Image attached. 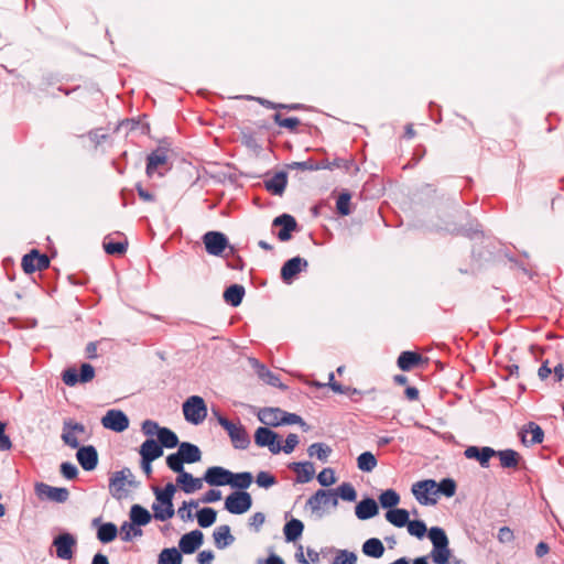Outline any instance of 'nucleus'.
Listing matches in <instances>:
<instances>
[{
  "label": "nucleus",
  "instance_id": "nucleus-1",
  "mask_svg": "<svg viewBox=\"0 0 564 564\" xmlns=\"http://www.w3.org/2000/svg\"><path fill=\"white\" fill-rule=\"evenodd\" d=\"M139 481L130 468L124 467L115 471L109 478V491L116 500H122L128 497L129 488H137Z\"/></svg>",
  "mask_w": 564,
  "mask_h": 564
},
{
  "label": "nucleus",
  "instance_id": "nucleus-2",
  "mask_svg": "<svg viewBox=\"0 0 564 564\" xmlns=\"http://www.w3.org/2000/svg\"><path fill=\"white\" fill-rule=\"evenodd\" d=\"M183 413L185 420L194 425L204 422L207 416V406L204 399L199 395H192L183 403Z\"/></svg>",
  "mask_w": 564,
  "mask_h": 564
},
{
  "label": "nucleus",
  "instance_id": "nucleus-3",
  "mask_svg": "<svg viewBox=\"0 0 564 564\" xmlns=\"http://www.w3.org/2000/svg\"><path fill=\"white\" fill-rule=\"evenodd\" d=\"M221 425L228 433L235 448L246 449L250 444V438L241 424H236L227 417H219Z\"/></svg>",
  "mask_w": 564,
  "mask_h": 564
},
{
  "label": "nucleus",
  "instance_id": "nucleus-4",
  "mask_svg": "<svg viewBox=\"0 0 564 564\" xmlns=\"http://www.w3.org/2000/svg\"><path fill=\"white\" fill-rule=\"evenodd\" d=\"M252 506L251 495L247 491H234L225 499V509L232 514H242Z\"/></svg>",
  "mask_w": 564,
  "mask_h": 564
},
{
  "label": "nucleus",
  "instance_id": "nucleus-5",
  "mask_svg": "<svg viewBox=\"0 0 564 564\" xmlns=\"http://www.w3.org/2000/svg\"><path fill=\"white\" fill-rule=\"evenodd\" d=\"M95 369L90 364H83L80 366V372H77V369L74 367H69L63 371L62 379L63 382L68 387H74L78 382L86 383L94 379Z\"/></svg>",
  "mask_w": 564,
  "mask_h": 564
},
{
  "label": "nucleus",
  "instance_id": "nucleus-6",
  "mask_svg": "<svg viewBox=\"0 0 564 564\" xmlns=\"http://www.w3.org/2000/svg\"><path fill=\"white\" fill-rule=\"evenodd\" d=\"M39 499H47L50 501L63 503L69 498V491L64 487H53L44 482H36L34 487Z\"/></svg>",
  "mask_w": 564,
  "mask_h": 564
},
{
  "label": "nucleus",
  "instance_id": "nucleus-7",
  "mask_svg": "<svg viewBox=\"0 0 564 564\" xmlns=\"http://www.w3.org/2000/svg\"><path fill=\"white\" fill-rule=\"evenodd\" d=\"M337 505L338 498L336 492L326 489H318L306 501V507L310 508L312 512H318L323 507H336Z\"/></svg>",
  "mask_w": 564,
  "mask_h": 564
},
{
  "label": "nucleus",
  "instance_id": "nucleus-8",
  "mask_svg": "<svg viewBox=\"0 0 564 564\" xmlns=\"http://www.w3.org/2000/svg\"><path fill=\"white\" fill-rule=\"evenodd\" d=\"M412 494L421 505H435L436 499L430 498L429 495H436V481L434 479L417 481L412 486Z\"/></svg>",
  "mask_w": 564,
  "mask_h": 564
},
{
  "label": "nucleus",
  "instance_id": "nucleus-9",
  "mask_svg": "<svg viewBox=\"0 0 564 564\" xmlns=\"http://www.w3.org/2000/svg\"><path fill=\"white\" fill-rule=\"evenodd\" d=\"M76 543V538L73 534L68 532L58 534L53 540V545L56 547V556L66 561L73 558Z\"/></svg>",
  "mask_w": 564,
  "mask_h": 564
},
{
  "label": "nucleus",
  "instance_id": "nucleus-10",
  "mask_svg": "<svg viewBox=\"0 0 564 564\" xmlns=\"http://www.w3.org/2000/svg\"><path fill=\"white\" fill-rule=\"evenodd\" d=\"M254 442L260 447H268L272 454L281 452V444L278 441V434L269 427H258L254 433Z\"/></svg>",
  "mask_w": 564,
  "mask_h": 564
},
{
  "label": "nucleus",
  "instance_id": "nucleus-11",
  "mask_svg": "<svg viewBox=\"0 0 564 564\" xmlns=\"http://www.w3.org/2000/svg\"><path fill=\"white\" fill-rule=\"evenodd\" d=\"M207 253L220 256L228 246V238L220 231H208L203 236Z\"/></svg>",
  "mask_w": 564,
  "mask_h": 564
},
{
  "label": "nucleus",
  "instance_id": "nucleus-12",
  "mask_svg": "<svg viewBox=\"0 0 564 564\" xmlns=\"http://www.w3.org/2000/svg\"><path fill=\"white\" fill-rule=\"evenodd\" d=\"M105 429L120 433L129 427V419L121 410H109L101 419Z\"/></svg>",
  "mask_w": 564,
  "mask_h": 564
},
{
  "label": "nucleus",
  "instance_id": "nucleus-13",
  "mask_svg": "<svg viewBox=\"0 0 564 564\" xmlns=\"http://www.w3.org/2000/svg\"><path fill=\"white\" fill-rule=\"evenodd\" d=\"M50 260L47 256L41 254L37 250L33 249L22 258V268L26 273L42 271L47 269Z\"/></svg>",
  "mask_w": 564,
  "mask_h": 564
},
{
  "label": "nucleus",
  "instance_id": "nucleus-14",
  "mask_svg": "<svg viewBox=\"0 0 564 564\" xmlns=\"http://www.w3.org/2000/svg\"><path fill=\"white\" fill-rule=\"evenodd\" d=\"M85 425L78 422H74L72 420H66L63 423L62 430V440L63 442L72 448L79 447V441L76 437V433L83 434L85 433Z\"/></svg>",
  "mask_w": 564,
  "mask_h": 564
},
{
  "label": "nucleus",
  "instance_id": "nucleus-15",
  "mask_svg": "<svg viewBox=\"0 0 564 564\" xmlns=\"http://www.w3.org/2000/svg\"><path fill=\"white\" fill-rule=\"evenodd\" d=\"M249 361H250V365H251L252 369L256 371L258 377L263 382H265L267 384H270L272 387H276V388H279L281 390H286L288 389V387L281 382L279 376L273 373L271 370H269L258 359L250 358Z\"/></svg>",
  "mask_w": 564,
  "mask_h": 564
},
{
  "label": "nucleus",
  "instance_id": "nucleus-16",
  "mask_svg": "<svg viewBox=\"0 0 564 564\" xmlns=\"http://www.w3.org/2000/svg\"><path fill=\"white\" fill-rule=\"evenodd\" d=\"M231 478L232 471L220 466H213L207 468L203 479L210 486H226L229 485Z\"/></svg>",
  "mask_w": 564,
  "mask_h": 564
},
{
  "label": "nucleus",
  "instance_id": "nucleus-17",
  "mask_svg": "<svg viewBox=\"0 0 564 564\" xmlns=\"http://www.w3.org/2000/svg\"><path fill=\"white\" fill-rule=\"evenodd\" d=\"M308 265L307 260L301 257H294L284 262L281 268V278L284 282L290 283L301 271Z\"/></svg>",
  "mask_w": 564,
  "mask_h": 564
},
{
  "label": "nucleus",
  "instance_id": "nucleus-18",
  "mask_svg": "<svg viewBox=\"0 0 564 564\" xmlns=\"http://www.w3.org/2000/svg\"><path fill=\"white\" fill-rule=\"evenodd\" d=\"M464 456L468 459H475L484 468L489 467L490 458L496 456V449L489 446H468L464 451Z\"/></svg>",
  "mask_w": 564,
  "mask_h": 564
},
{
  "label": "nucleus",
  "instance_id": "nucleus-19",
  "mask_svg": "<svg viewBox=\"0 0 564 564\" xmlns=\"http://www.w3.org/2000/svg\"><path fill=\"white\" fill-rule=\"evenodd\" d=\"M76 457L82 468L86 471L94 470L98 465V453L93 445L78 447Z\"/></svg>",
  "mask_w": 564,
  "mask_h": 564
},
{
  "label": "nucleus",
  "instance_id": "nucleus-20",
  "mask_svg": "<svg viewBox=\"0 0 564 564\" xmlns=\"http://www.w3.org/2000/svg\"><path fill=\"white\" fill-rule=\"evenodd\" d=\"M273 227L281 226V230L278 232V238L281 241H288L292 237V231L297 227L296 220L289 214H282L275 217L272 221Z\"/></svg>",
  "mask_w": 564,
  "mask_h": 564
},
{
  "label": "nucleus",
  "instance_id": "nucleus-21",
  "mask_svg": "<svg viewBox=\"0 0 564 564\" xmlns=\"http://www.w3.org/2000/svg\"><path fill=\"white\" fill-rule=\"evenodd\" d=\"M204 542V534L199 530L185 533L178 542V547L184 554L194 553Z\"/></svg>",
  "mask_w": 564,
  "mask_h": 564
},
{
  "label": "nucleus",
  "instance_id": "nucleus-22",
  "mask_svg": "<svg viewBox=\"0 0 564 564\" xmlns=\"http://www.w3.org/2000/svg\"><path fill=\"white\" fill-rule=\"evenodd\" d=\"M521 441L525 446L540 444L543 442L544 432L535 422H529L520 431Z\"/></svg>",
  "mask_w": 564,
  "mask_h": 564
},
{
  "label": "nucleus",
  "instance_id": "nucleus-23",
  "mask_svg": "<svg viewBox=\"0 0 564 564\" xmlns=\"http://www.w3.org/2000/svg\"><path fill=\"white\" fill-rule=\"evenodd\" d=\"M288 185V174L284 171L275 173L271 178L264 181V187L273 195L281 196Z\"/></svg>",
  "mask_w": 564,
  "mask_h": 564
},
{
  "label": "nucleus",
  "instance_id": "nucleus-24",
  "mask_svg": "<svg viewBox=\"0 0 564 564\" xmlns=\"http://www.w3.org/2000/svg\"><path fill=\"white\" fill-rule=\"evenodd\" d=\"M379 508L375 499L365 498L355 508L356 517L359 520H368L378 514Z\"/></svg>",
  "mask_w": 564,
  "mask_h": 564
},
{
  "label": "nucleus",
  "instance_id": "nucleus-25",
  "mask_svg": "<svg viewBox=\"0 0 564 564\" xmlns=\"http://www.w3.org/2000/svg\"><path fill=\"white\" fill-rule=\"evenodd\" d=\"M423 362V357L415 351H402L397 360L398 367L403 371H410Z\"/></svg>",
  "mask_w": 564,
  "mask_h": 564
},
{
  "label": "nucleus",
  "instance_id": "nucleus-26",
  "mask_svg": "<svg viewBox=\"0 0 564 564\" xmlns=\"http://www.w3.org/2000/svg\"><path fill=\"white\" fill-rule=\"evenodd\" d=\"M213 539L215 546L219 550H224L231 545L235 541V536L230 532V527L223 524L214 530Z\"/></svg>",
  "mask_w": 564,
  "mask_h": 564
},
{
  "label": "nucleus",
  "instance_id": "nucleus-27",
  "mask_svg": "<svg viewBox=\"0 0 564 564\" xmlns=\"http://www.w3.org/2000/svg\"><path fill=\"white\" fill-rule=\"evenodd\" d=\"M167 162L166 150L163 148H158L153 152H151L147 158V175L152 176L155 170L160 165H164Z\"/></svg>",
  "mask_w": 564,
  "mask_h": 564
},
{
  "label": "nucleus",
  "instance_id": "nucleus-28",
  "mask_svg": "<svg viewBox=\"0 0 564 564\" xmlns=\"http://www.w3.org/2000/svg\"><path fill=\"white\" fill-rule=\"evenodd\" d=\"M177 453L186 464H194L196 462H199L202 458V452L199 447L188 442H182L178 445Z\"/></svg>",
  "mask_w": 564,
  "mask_h": 564
},
{
  "label": "nucleus",
  "instance_id": "nucleus-29",
  "mask_svg": "<svg viewBox=\"0 0 564 564\" xmlns=\"http://www.w3.org/2000/svg\"><path fill=\"white\" fill-rule=\"evenodd\" d=\"M139 454L141 458L155 460L163 455V448L155 440L148 438L140 446Z\"/></svg>",
  "mask_w": 564,
  "mask_h": 564
},
{
  "label": "nucleus",
  "instance_id": "nucleus-30",
  "mask_svg": "<svg viewBox=\"0 0 564 564\" xmlns=\"http://www.w3.org/2000/svg\"><path fill=\"white\" fill-rule=\"evenodd\" d=\"M291 468L297 474V482H308L315 473L314 465L311 462L293 463Z\"/></svg>",
  "mask_w": 564,
  "mask_h": 564
},
{
  "label": "nucleus",
  "instance_id": "nucleus-31",
  "mask_svg": "<svg viewBox=\"0 0 564 564\" xmlns=\"http://www.w3.org/2000/svg\"><path fill=\"white\" fill-rule=\"evenodd\" d=\"M224 301L231 306H239L245 296V288L240 284H231L224 292Z\"/></svg>",
  "mask_w": 564,
  "mask_h": 564
},
{
  "label": "nucleus",
  "instance_id": "nucleus-32",
  "mask_svg": "<svg viewBox=\"0 0 564 564\" xmlns=\"http://www.w3.org/2000/svg\"><path fill=\"white\" fill-rule=\"evenodd\" d=\"M284 415V411L278 408H265L258 414L259 420L265 425L279 426L281 425L280 419Z\"/></svg>",
  "mask_w": 564,
  "mask_h": 564
},
{
  "label": "nucleus",
  "instance_id": "nucleus-33",
  "mask_svg": "<svg viewBox=\"0 0 564 564\" xmlns=\"http://www.w3.org/2000/svg\"><path fill=\"white\" fill-rule=\"evenodd\" d=\"M496 456L499 457L500 465L503 468H517L521 459L520 454L511 448L496 451Z\"/></svg>",
  "mask_w": 564,
  "mask_h": 564
},
{
  "label": "nucleus",
  "instance_id": "nucleus-34",
  "mask_svg": "<svg viewBox=\"0 0 564 564\" xmlns=\"http://www.w3.org/2000/svg\"><path fill=\"white\" fill-rule=\"evenodd\" d=\"M176 482L182 486V490L185 494H192L202 488V479L195 478L192 474L184 471L178 475L176 478Z\"/></svg>",
  "mask_w": 564,
  "mask_h": 564
},
{
  "label": "nucleus",
  "instance_id": "nucleus-35",
  "mask_svg": "<svg viewBox=\"0 0 564 564\" xmlns=\"http://www.w3.org/2000/svg\"><path fill=\"white\" fill-rule=\"evenodd\" d=\"M304 524L299 519H291L284 524L283 533L288 542L296 541L303 533Z\"/></svg>",
  "mask_w": 564,
  "mask_h": 564
},
{
  "label": "nucleus",
  "instance_id": "nucleus-36",
  "mask_svg": "<svg viewBox=\"0 0 564 564\" xmlns=\"http://www.w3.org/2000/svg\"><path fill=\"white\" fill-rule=\"evenodd\" d=\"M151 518V513L140 505H133L130 509V520L139 527L147 525Z\"/></svg>",
  "mask_w": 564,
  "mask_h": 564
},
{
  "label": "nucleus",
  "instance_id": "nucleus-37",
  "mask_svg": "<svg viewBox=\"0 0 564 564\" xmlns=\"http://www.w3.org/2000/svg\"><path fill=\"white\" fill-rule=\"evenodd\" d=\"M362 552L367 556L379 558L384 553V546L379 539L370 538L362 544Z\"/></svg>",
  "mask_w": 564,
  "mask_h": 564
},
{
  "label": "nucleus",
  "instance_id": "nucleus-38",
  "mask_svg": "<svg viewBox=\"0 0 564 564\" xmlns=\"http://www.w3.org/2000/svg\"><path fill=\"white\" fill-rule=\"evenodd\" d=\"M386 519L391 524L402 528L409 522V512L405 509H390L386 513Z\"/></svg>",
  "mask_w": 564,
  "mask_h": 564
},
{
  "label": "nucleus",
  "instance_id": "nucleus-39",
  "mask_svg": "<svg viewBox=\"0 0 564 564\" xmlns=\"http://www.w3.org/2000/svg\"><path fill=\"white\" fill-rule=\"evenodd\" d=\"M158 438V443L160 444V446H162V448H174L181 444L178 442L177 435L167 427H162V430L159 431Z\"/></svg>",
  "mask_w": 564,
  "mask_h": 564
},
{
  "label": "nucleus",
  "instance_id": "nucleus-40",
  "mask_svg": "<svg viewBox=\"0 0 564 564\" xmlns=\"http://www.w3.org/2000/svg\"><path fill=\"white\" fill-rule=\"evenodd\" d=\"M118 528L112 522L102 523L97 530V538L101 543H109L116 539Z\"/></svg>",
  "mask_w": 564,
  "mask_h": 564
},
{
  "label": "nucleus",
  "instance_id": "nucleus-41",
  "mask_svg": "<svg viewBox=\"0 0 564 564\" xmlns=\"http://www.w3.org/2000/svg\"><path fill=\"white\" fill-rule=\"evenodd\" d=\"M253 477L249 471H242L238 474L232 473V478L229 485L234 488L239 489L238 491H246L247 488L252 484Z\"/></svg>",
  "mask_w": 564,
  "mask_h": 564
},
{
  "label": "nucleus",
  "instance_id": "nucleus-42",
  "mask_svg": "<svg viewBox=\"0 0 564 564\" xmlns=\"http://www.w3.org/2000/svg\"><path fill=\"white\" fill-rule=\"evenodd\" d=\"M158 564H182V554L176 547L161 551Z\"/></svg>",
  "mask_w": 564,
  "mask_h": 564
},
{
  "label": "nucleus",
  "instance_id": "nucleus-43",
  "mask_svg": "<svg viewBox=\"0 0 564 564\" xmlns=\"http://www.w3.org/2000/svg\"><path fill=\"white\" fill-rule=\"evenodd\" d=\"M377 464V458L371 452H364L357 458V467L365 473L372 471Z\"/></svg>",
  "mask_w": 564,
  "mask_h": 564
},
{
  "label": "nucleus",
  "instance_id": "nucleus-44",
  "mask_svg": "<svg viewBox=\"0 0 564 564\" xmlns=\"http://www.w3.org/2000/svg\"><path fill=\"white\" fill-rule=\"evenodd\" d=\"M197 522L202 528H208L213 525L217 518V512L215 509L205 507L197 511L196 513Z\"/></svg>",
  "mask_w": 564,
  "mask_h": 564
},
{
  "label": "nucleus",
  "instance_id": "nucleus-45",
  "mask_svg": "<svg viewBox=\"0 0 564 564\" xmlns=\"http://www.w3.org/2000/svg\"><path fill=\"white\" fill-rule=\"evenodd\" d=\"M175 486L172 482L166 484L163 490L158 488L154 489L156 500L160 505L173 507V495L175 492Z\"/></svg>",
  "mask_w": 564,
  "mask_h": 564
},
{
  "label": "nucleus",
  "instance_id": "nucleus-46",
  "mask_svg": "<svg viewBox=\"0 0 564 564\" xmlns=\"http://www.w3.org/2000/svg\"><path fill=\"white\" fill-rule=\"evenodd\" d=\"M400 502L399 494L393 489H387L379 496V503L384 509H392Z\"/></svg>",
  "mask_w": 564,
  "mask_h": 564
},
{
  "label": "nucleus",
  "instance_id": "nucleus-47",
  "mask_svg": "<svg viewBox=\"0 0 564 564\" xmlns=\"http://www.w3.org/2000/svg\"><path fill=\"white\" fill-rule=\"evenodd\" d=\"M142 535V530L139 525L132 522H123L120 527V538L122 541L129 542L133 538Z\"/></svg>",
  "mask_w": 564,
  "mask_h": 564
},
{
  "label": "nucleus",
  "instance_id": "nucleus-48",
  "mask_svg": "<svg viewBox=\"0 0 564 564\" xmlns=\"http://www.w3.org/2000/svg\"><path fill=\"white\" fill-rule=\"evenodd\" d=\"M307 452L310 456H316L317 459L326 462L332 453V448L325 443H313Z\"/></svg>",
  "mask_w": 564,
  "mask_h": 564
},
{
  "label": "nucleus",
  "instance_id": "nucleus-49",
  "mask_svg": "<svg viewBox=\"0 0 564 564\" xmlns=\"http://www.w3.org/2000/svg\"><path fill=\"white\" fill-rule=\"evenodd\" d=\"M429 538L433 544V547L448 545L447 535L445 531L440 527H432L429 531Z\"/></svg>",
  "mask_w": 564,
  "mask_h": 564
},
{
  "label": "nucleus",
  "instance_id": "nucleus-50",
  "mask_svg": "<svg viewBox=\"0 0 564 564\" xmlns=\"http://www.w3.org/2000/svg\"><path fill=\"white\" fill-rule=\"evenodd\" d=\"M431 557L435 564H448V560L451 557V550L448 549V545L433 547Z\"/></svg>",
  "mask_w": 564,
  "mask_h": 564
},
{
  "label": "nucleus",
  "instance_id": "nucleus-51",
  "mask_svg": "<svg viewBox=\"0 0 564 564\" xmlns=\"http://www.w3.org/2000/svg\"><path fill=\"white\" fill-rule=\"evenodd\" d=\"M357 554L348 550H336L332 564H356Z\"/></svg>",
  "mask_w": 564,
  "mask_h": 564
},
{
  "label": "nucleus",
  "instance_id": "nucleus-52",
  "mask_svg": "<svg viewBox=\"0 0 564 564\" xmlns=\"http://www.w3.org/2000/svg\"><path fill=\"white\" fill-rule=\"evenodd\" d=\"M456 492V482L452 478H444L436 482V494H442L445 497H453Z\"/></svg>",
  "mask_w": 564,
  "mask_h": 564
},
{
  "label": "nucleus",
  "instance_id": "nucleus-53",
  "mask_svg": "<svg viewBox=\"0 0 564 564\" xmlns=\"http://www.w3.org/2000/svg\"><path fill=\"white\" fill-rule=\"evenodd\" d=\"M350 199H351V195L348 192H343L338 196L337 202H336V208H337L338 214H340L341 216H348L351 214Z\"/></svg>",
  "mask_w": 564,
  "mask_h": 564
},
{
  "label": "nucleus",
  "instance_id": "nucleus-54",
  "mask_svg": "<svg viewBox=\"0 0 564 564\" xmlns=\"http://www.w3.org/2000/svg\"><path fill=\"white\" fill-rule=\"evenodd\" d=\"M273 121L282 128H286L294 131L300 126V119L296 117L283 118L281 113L276 112L273 115Z\"/></svg>",
  "mask_w": 564,
  "mask_h": 564
},
{
  "label": "nucleus",
  "instance_id": "nucleus-55",
  "mask_svg": "<svg viewBox=\"0 0 564 564\" xmlns=\"http://www.w3.org/2000/svg\"><path fill=\"white\" fill-rule=\"evenodd\" d=\"M184 459L180 456V454L176 452V453H173V454H170L167 457H166V465L167 467L173 470L174 473H177L178 475L183 474L185 470H184Z\"/></svg>",
  "mask_w": 564,
  "mask_h": 564
},
{
  "label": "nucleus",
  "instance_id": "nucleus-56",
  "mask_svg": "<svg viewBox=\"0 0 564 564\" xmlns=\"http://www.w3.org/2000/svg\"><path fill=\"white\" fill-rule=\"evenodd\" d=\"M336 495L346 501H355L357 498V492L350 482L339 485Z\"/></svg>",
  "mask_w": 564,
  "mask_h": 564
},
{
  "label": "nucleus",
  "instance_id": "nucleus-57",
  "mask_svg": "<svg viewBox=\"0 0 564 564\" xmlns=\"http://www.w3.org/2000/svg\"><path fill=\"white\" fill-rule=\"evenodd\" d=\"M162 506L163 505L160 503H153L152 509L154 511V518L159 521H166L174 516V508L169 506L162 508Z\"/></svg>",
  "mask_w": 564,
  "mask_h": 564
},
{
  "label": "nucleus",
  "instance_id": "nucleus-58",
  "mask_svg": "<svg viewBox=\"0 0 564 564\" xmlns=\"http://www.w3.org/2000/svg\"><path fill=\"white\" fill-rule=\"evenodd\" d=\"M406 525H408L409 533L419 539H422L427 531L426 525L422 520H413V521L409 520Z\"/></svg>",
  "mask_w": 564,
  "mask_h": 564
},
{
  "label": "nucleus",
  "instance_id": "nucleus-59",
  "mask_svg": "<svg viewBox=\"0 0 564 564\" xmlns=\"http://www.w3.org/2000/svg\"><path fill=\"white\" fill-rule=\"evenodd\" d=\"M256 482L259 487L267 489V488H270L271 486L275 485L276 479L272 474H270L268 471H260V473H258V475L256 477Z\"/></svg>",
  "mask_w": 564,
  "mask_h": 564
},
{
  "label": "nucleus",
  "instance_id": "nucleus-60",
  "mask_svg": "<svg viewBox=\"0 0 564 564\" xmlns=\"http://www.w3.org/2000/svg\"><path fill=\"white\" fill-rule=\"evenodd\" d=\"M317 480L323 487H328L336 481L334 470L332 468H324L318 475Z\"/></svg>",
  "mask_w": 564,
  "mask_h": 564
},
{
  "label": "nucleus",
  "instance_id": "nucleus-61",
  "mask_svg": "<svg viewBox=\"0 0 564 564\" xmlns=\"http://www.w3.org/2000/svg\"><path fill=\"white\" fill-rule=\"evenodd\" d=\"M104 249L108 254H121L126 251L127 245L123 242L104 241Z\"/></svg>",
  "mask_w": 564,
  "mask_h": 564
},
{
  "label": "nucleus",
  "instance_id": "nucleus-62",
  "mask_svg": "<svg viewBox=\"0 0 564 564\" xmlns=\"http://www.w3.org/2000/svg\"><path fill=\"white\" fill-rule=\"evenodd\" d=\"M306 554L310 558V561H307L303 553L300 552V553H296V558H297V562L301 563V564H316L319 562V554L318 552H316L314 549H311V547H307L306 549Z\"/></svg>",
  "mask_w": 564,
  "mask_h": 564
},
{
  "label": "nucleus",
  "instance_id": "nucleus-63",
  "mask_svg": "<svg viewBox=\"0 0 564 564\" xmlns=\"http://www.w3.org/2000/svg\"><path fill=\"white\" fill-rule=\"evenodd\" d=\"M61 474L66 479L70 480V479H74V478L77 477L78 469H77V467L73 463L64 462V463L61 464Z\"/></svg>",
  "mask_w": 564,
  "mask_h": 564
},
{
  "label": "nucleus",
  "instance_id": "nucleus-64",
  "mask_svg": "<svg viewBox=\"0 0 564 564\" xmlns=\"http://www.w3.org/2000/svg\"><path fill=\"white\" fill-rule=\"evenodd\" d=\"M141 430L143 434L153 436L154 434L159 435V431L162 430V427L155 421L145 420L142 423Z\"/></svg>",
  "mask_w": 564,
  "mask_h": 564
}]
</instances>
